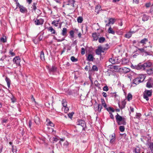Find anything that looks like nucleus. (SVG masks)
Segmentation results:
<instances>
[{
	"label": "nucleus",
	"mask_w": 153,
	"mask_h": 153,
	"mask_svg": "<svg viewBox=\"0 0 153 153\" xmlns=\"http://www.w3.org/2000/svg\"><path fill=\"white\" fill-rule=\"evenodd\" d=\"M132 96L131 94L129 93L128 94L127 96V99L128 101L132 99Z\"/></svg>",
	"instance_id": "obj_51"
},
{
	"label": "nucleus",
	"mask_w": 153,
	"mask_h": 153,
	"mask_svg": "<svg viewBox=\"0 0 153 153\" xmlns=\"http://www.w3.org/2000/svg\"><path fill=\"white\" fill-rule=\"evenodd\" d=\"M83 21V18L81 16H79L77 18V21L78 23H81Z\"/></svg>",
	"instance_id": "obj_37"
},
{
	"label": "nucleus",
	"mask_w": 153,
	"mask_h": 153,
	"mask_svg": "<svg viewBox=\"0 0 153 153\" xmlns=\"http://www.w3.org/2000/svg\"><path fill=\"white\" fill-rule=\"evenodd\" d=\"M120 68L119 66L117 65H114V66L113 69L116 71H120V68Z\"/></svg>",
	"instance_id": "obj_45"
},
{
	"label": "nucleus",
	"mask_w": 153,
	"mask_h": 153,
	"mask_svg": "<svg viewBox=\"0 0 153 153\" xmlns=\"http://www.w3.org/2000/svg\"><path fill=\"white\" fill-rule=\"evenodd\" d=\"M59 22V20H54L52 22V24L53 25L57 27L58 26Z\"/></svg>",
	"instance_id": "obj_34"
},
{
	"label": "nucleus",
	"mask_w": 153,
	"mask_h": 153,
	"mask_svg": "<svg viewBox=\"0 0 153 153\" xmlns=\"http://www.w3.org/2000/svg\"><path fill=\"white\" fill-rule=\"evenodd\" d=\"M129 62V60L127 59H123L122 61V64L123 65L127 64Z\"/></svg>",
	"instance_id": "obj_27"
},
{
	"label": "nucleus",
	"mask_w": 153,
	"mask_h": 153,
	"mask_svg": "<svg viewBox=\"0 0 153 153\" xmlns=\"http://www.w3.org/2000/svg\"><path fill=\"white\" fill-rule=\"evenodd\" d=\"M117 60H118L117 58H111L109 59V61L112 64H114L117 62L118 61Z\"/></svg>",
	"instance_id": "obj_19"
},
{
	"label": "nucleus",
	"mask_w": 153,
	"mask_h": 153,
	"mask_svg": "<svg viewBox=\"0 0 153 153\" xmlns=\"http://www.w3.org/2000/svg\"><path fill=\"white\" fill-rule=\"evenodd\" d=\"M144 53H145V54L144 55V56H146L147 55L151 56L152 55V52H148L146 51L145 50Z\"/></svg>",
	"instance_id": "obj_42"
},
{
	"label": "nucleus",
	"mask_w": 153,
	"mask_h": 153,
	"mask_svg": "<svg viewBox=\"0 0 153 153\" xmlns=\"http://www.w3.org/2000/svg\"><path fill=\"white\" fill-rule=\"evenodd\" d=\"M102 48L100 46L98 47V48L96 50V54L98 55H101V53L103 52V51H102Z\"/></svg>",
	"instance_id": "obj_10"
},
{
	"label": "nucleus",
	"mask_w": 153,
	"mask_h": 153,
	"mask_svg": "<svg viewBox=\"0 0 153 153\" xmlns=\"http://www.w3.org/2000/svg\"><path fill=\"white\" fill-rule=\"evenodd\" d=\"M40 57L41 60L42 61H44L45 60L44 53L43 51H42L40 52Z\"/></svg>",
	"instance_id": "obj_26"
},
{
	"label": "nucleus",
	"mask_w": 153,
	"mask_h": 153,
	"mask_svg": "<svg viewBox=\"0 0 153 153\" xmlns=\"http://www.w3.org/2000/svg\"><path fill=\"white\" fill-rule=\"evenodd\" d=\"M92 36L93 38V40L94 41H97L98 39V37L96 33H93Z\"/></svg>",
	"instance_id": "obj_29"
},
{
	"label": "nucleus",
	"mask_w": 153,
	"mask_h": 153,
	"mask_svg": "<svg viewBox=\"0 0 153 153\" xmlns=\"http://www.w3.org/2000/svg\"><path fill=\"white\" fill-rule=\"evenodd\" d=\"M146 72L149 75L153 74V66L146 70Z\"/></svg>",
	"instance_id": "obj_15"
},
{
	"label": "nucleus",
	"mask_w": 153,
	"mask_h": 153,
	"mask_svg": "<svg viewBox=\"0 0 153 153\" xmlns=\"http://www.w3.org/2000/svg\"><path fill=\"white\" fill-rule=\"evenodd\" d=\"M106 109L109 111H111L112 112H114V109L111 107H109L108 108H107Z\"/></svg>",
	"instance_id": "obj_48"
},
{
	"label": "nucleus",
	"mask_w": 153,
	"mask_h": 153,
	"mask_svg": "<svg viewBox=\"0 0 153 153\" xmlns=\"http://www.w3.org/2000/svg\"><path fill=\"white\" fill-rule=\"evenodd\" d=\"M94 108L95 111L100 112L102 108V105L100 104H95Z\"/></svg>",
	"instance_id": "obj_3"
},
{
	"label": "nucleus",
	"mask_w": 153,
	"mask_h": 153,
	"mask_svg": "<svg viewBox=\"0 0 153 153\" xmlns=\"http://www.w3.org/2000/svg\"><path fill=\"white\" fill-rule=\"evenodd\" d=\"M138 77L139 78V79H140V80L141 82H142L145 79L146 76L144 75L141 74L139 75Z\"/></svg>",
	"instance_id": "obj_20"
},
{
	"label": "nucleus",
	"mask_w": 153,
	"mask_h": 153,
	"mask_svg": "<svg viewBox=\"0 0 153 153\" xmlns=\"http://www.w3.org/2000/svg\"><path fill=\"white\" fill-rule=\"evenodd\" d=\"M19 8L20 9V12L22 13H24L27 11V9L23 6H22L20 8Z\"/></svg>",
	"instance_id": "obj_18"
},
{
	"label": "nucleus",
	"mask_w": 153,
	"mask_h": 153,
	"mask_svg": "<svg viewBox=\"0 0 153 153\" xmlns=\"http://www.w3.org/2000/svg\"><path fill=\"white\" fill-rule=\"evenodd\" d=\"M134 152L135 153H139L140 152V150L139 149L135 148L134 151Z\"/></svg>",
	"instance_id": "obj_61"
},
{
	"label": "nucleus",
	"mask_w": 153,
	"mask_h": 153,
	"mask_svg": "<svg viewBox=\"0 0 153 153\" xmlns=\"http://www.w3.org/2000/svg\"><path fill=\"white\" fill-rule=\"evenodd\" d=\"M144 66V68L145 67H150L152 65V63L150 62H148L143 64Z\"/></svg>",
	"instance_id": "obj_28"
},
{
	"label": "nucleus",
	"mask_w": 153,
	"mask_h": 153,
	"mask_svg": "<svg viewBox=\"0 0 153 153\" xmlns=\"http://www.w3.org/2000/svg\"><path fill=\"white\" fill-rule=\"evenodd\" d=\"M75 2V1L74 0H69L67 4L74 7V4Z\"/></svg>",
	"instance_id": "obj_23"
},
{
	"label": "nucleus",
	"mask_w": 153,
	"mask_h": 153,
	"mask_svg": "<svg viewBox=\"0 0 153 153\" xmlns=\"http://www.w3.org/2000/svg\"><path fill=\"white\" fill-rule=\"evenodd\" d=\"M56 68L54 66H52V67L49 69L51 72H54L56 71Z\"/></svg>",
	"instance_id": "obj_32"
},
{
	"label": "nucleus",
	"mask_w": 153,
	"mask_h": 153,
	"mask_svg": "<svg viewBox=\"0 0 153 153\" xmlns=\"http://www.w3.org/2000/svg\"><path fill=\"white\" fill-rule=\"evenodd\" d=\"M94 59L93 56L91 54H89L87 57V59L89 62L93 61Z\"/></svg>",
	"instance_id": "obj_11"
},
{
	"label": "nucleus",
	"mask_w": 153,
	"mask_h": 153,
	"mask_svg": "<svg viewBox=\"0 0 153 153\" xmlns=\"http://www.w3.org/2000/svg\"><path fill=\"white\" fill-rule=\"evenodd\" d=\"M119 129L121 132H123L125 130V127L124 126H121L119 127Z\"/></svg>",
	"instance_id": "obj_46"
},
{
	"label": "nucleus",
	"mask_w": 153,
	"mask_h": 153,
	"mask_svg": "<svg viewBox=\"0 0 153 153\" xmlns=\"http://www.w3.org/2000/svg\"><path fill=\"white\" fill-rule=\"evenodd\" d=\"M108 32L109 33H111L113 35L115 34V31L113 30L112 28L111 27V26H110V27L108 30Z\"/></svg>",
	"instance_id": "obj_25"
},
{
	"label": "nucleus",
	"mask_w": 153,
	"mask_h": 153,
	"mask_svg": "<svg viewBox=\"0 0 153 153\" xmlns=\"http://www.w3.org/2000/svg\"><path fill=\"white\" fill-rule=\"evenodd\" d=\"M132 68L137 70H144L145 69L143 64H139L137 65L132 66Z\"/></svg>",
	"instance_id": "obj_4"
},
{
	"label": "nucleus",
	"mask_w": 153,
	"mask_h": 153,
	"mask_svg": "<svg viewBox=\"0 0 153 153\" xmlns=\"http://www.w3.org/2000/svg\"><path fill=\"white\" fill-rule=\"evenodd\" d=\"M151 5V3H146L145 4V6L147 7H149Z\"/></svg>",
	"instance_id": "obj_63"
},
{
	"label": "nucleus",
	"mask_w": 153,
	"mask_h": 153,
	"mask_svg": "<svg viewBox=\"0 0 153 153\" xmlns=\"http://www.w3.org/2000/svg\"><path fill=\"white\" fill-rule=\"evenodd\" d=\"M92 69L94 71H97L98 70V69L97 66L95 65H94L92 67Z\"/></svg>",
	"instance_id": "obj_43"
},
{
	"label": "nucleus",
	"mask_w": 153,
	"mask_h": 153,
	"mask_svg": "<svg viewBox=\"0 0 153 153\" xmlns=\"http://www.w3.org/2000/svg\"><path fill=\"white\" fill-rule=\"evenodd\" d=\"M64 111L65 113H67L69 111V108L68 107L66 106V107H64Z\"/></svg>",
	"instance_id": "obj_62"
},
{
	"label": "nucleus",
	"mask_w": 153,
	"mask_h": 153,
	"mask_svg": "<svg viewBox=\"0 0 153 153\" xmlns=\"http://www.w3.org/2000/svg\"><path fill=\"white\" fill-rule=\"evenodd\" d=\"M149 19V17L146 14H144L143 15L142 18V21H147Z\"/></svg>",
	"instance_id": "obj_30"
},
{
	"label": "nucleus",
	"mask_w": 153,
	"mask_h": 153,
	"mask_svg": "<svg viewBox=\"0 0 153 153\" xmlns=\"http://www.w3.org/2000/svg\"><path fill=\"white\" fill-rule=\"evenodd\" d=\"M101 8V7L100 5H97L95 8V12L97 13H99V10Z\"/></svg>",
	"instance_id": "obj_38"
},
{
	"label": "nucleus",
	"mask_w": 153,
	"mask_h": 153,
	"mask_svg": "<svg viewBox=\"0 0 153 153\" xmlns=\"http://www.w3.org/2000/svg\"><path fill=\"white\" fill-rule=\"evenodd\" d=\"M71 60L72 62H76L78 61V59L76 58L74 56H72L71 57Z\"/></svg>",
	"instance_id": "obj_41"
},
{
	"label": "nucleus",
	"mask_w": 153,
	"mask_h": 153,
	"mask_svg": "<svg viewBox=\"0 0 153 153\" xmlns=\"http://www.w3.org/2000/svg\"><path fill=\"white\" fill-rule=\"evenodd\" d=\"M116 138H111L110 141V143L112 144L115 141Z\"/></svg>",
	"instance_id": "obj_57"
},
{
	"label": "nucleus",
	"mask_w": 153,
	"mask_h": 153,
	"mask_svg": "<svg viewBox=\"0 0 153 153\" xmlns=\"http://www.w3.org/2000/svg\"><path fill=\"white\" fill-rule=\"evenodd\" d=\"M116 121L119 125H125L126 124V120L124 118L122 117L121 116L117 113V115L115 116Z\"/></svg>",
	"instance_id": "obj_1"
},
{
	"label": "nucleus",
	"mask_w": 153,
	"mask_h": 153,
	"mask_svg": "<svg viewBox=\"0 0 153 153\" xmlns=\"http://www.w3.org/2000/svg\"><path fill=\"white\" fill-rule=\"evenodd\" d=\"M130 71L129 68L126 67L121 68H120V71L123 73H126L129 72Z\"/></svg>",
	"instance_id": "obj_8"
},
{
	"label": "nucleus",
	"mask_w": 153,
	"mask_h": 153,
	"mask_svg": "<svg viewBox=\"0 0 153 153\" xmlns=\"http://www.w3.org/2000/svg\"><path fill=\"white\" fill-rule=\"evenodd\" d=\"M126 104V102L124 100L122 102L121 104H118V105L120 108L121 109H122L125 108Z\"/></svg>",
	"instance_id": "obj_13"
},
{
	"label": "nucleus",
	"mask_w": 153,
	"mask_h": 153,
	"mask_svg": "<svg viewBox=\"0 0 153 153\" xmlns=\"http://www.w3.org/2000/svg\"><path fill=\"white\" fill-rule=\"evenodd\" d=\"M148 96L145 94L143 95V97L144 99H145L146 100L148 101L149 100L148 98Z\"/></svg>",
	"instance_id": "obj_56"
},
{
	"label": "nucleus",
	"mask_w": 153,
	"mask_h": 153,
	"mask_svg": "<svg viewBox=\"0 0 153 153\" xmlns=\"http://www.w3.org/2000/svg\"><path fill=\"white\" fill-rule=\"evenodd\" d=\"M140 51V53H142L143 52H144L145 50L143 48H137V51Z\"/></svg>",
	"instance_id": "obj_44"
},
{
	"label": "nucleus",
	"mask_w": 153,
	"mask_h": 153,
	"mask_svg": "<svg viewBox=\"0 0 153 153\" xmlns=\"http://www.w3.org/2000/svg\"><path fill=\"white\" fill-rule=\"evenodd\" d=\"M1 42L4 43L7 42V39L6 36L3 35V37L0 38Z\"/></svg>",
	"instance_id": "obj_31"
},
{
	"label": "nucleus",
	"mask_w": 153,
	"mask_h": 153,
	"mask_svg": "<svg viewBox=\"0 0 153 153\" xmlns=\"http://www.w3.org/2000/svg\"><path fill=\"white\" fill-rule=\"evenodd\" d=\"M110 137H111V138H115V134L114 133H113L111 135L109 136Z\"/></svg>",
	"instance_id": "obj_64"
},
{
	"label": "nucleus",
	"mask_w": 153,
	"mask_h": 153,
	"mask_svg": "<svg viewBox=\"0 0 153 153\" xmlns=\"http://www.w3.org/2000/svg\"><path fill=\"white\" fill-rule=\"evenodd\" d=\"M104 91H107L108 90V87L107 86H105L103 89Z\"/></svg>",
	"instance_id": "obj_59"
},
{
	"label": "nucleus",
	"mask_w": 153,
	"mask_h": 153,
	"mask_svg": "<svg viewBox=\"0 0 153 153\" xmlns=\"http://www.w3.org/2000/svg\"><path fill=\"white\" fill-rule=\"evenodd\" d=\"M141 114L140 113H137L136 115V118L138 119H139L141 116Z\"/></svg>",
	"instance_id": "obj_55"
},
{
	"label": "nucleus",
	"mask_w": 153,
	"mask_h": 153,
	"mask_svg": "<svg viewBox=\"0 0 153 153\" xmlns=\"http://www.w3.org/2000/svg\"><path fill=\"white\" fill-rule=\"evenodd\" d=\"M11 102L12 103H14V102H16V98L14 97H13L11 98Z\"/></svg>",
	"instance_id": "obj_58"
},
{
	"label": "nucleus",
	"mask_w": 153,
	"mask_h": 153,
	"mask_svg": "<svg viewBox=\"0 0 153 153\" xmlns=\"http://www.w3.org/2000/svg\"><path fill=\"white\" fill-rule=\"evenodd\" d=\"M81 53L82 55H84L85 53V50L83 48H81Z\"/></svg>",
	"instance_id": "obj_60"
},
{
	"label": "nucleus",
	"mask_w": 153,
	"mask_h": 153,
	"mask_svg": "<svg viewBox=\"0 0 153 153\" xmlns=\"http://www.w3.org/2000/svg\"><path fill=\"white\" fill-rule=\"evenodd\" d=\"M78 30L77 29H75L74 31L73 30H71L69 32V34L71 38H73L74 37V32L76 31L78 32Z\"/></svg>",
	"instance_id": "obj_21"
},
{
	"label": "nucleus",
	"mask_w": 153,
	"mask_h": 153,
	"mask_svg": "<svg viewBox=\"0 0 153 153\" xmlns=\"http://www.w3.org/2000/svg\"><path fill=\"white\" fill-rule=\"evenodd\" d=\"M67 29L66 28L64 27L62 30L61 35L64 36V37H66L67 36Z\"/></svg>",
	"instance_id": "obj_9"
},
{
	"label": "nucleus",
	"mask_w": 153,
	"mask_h": 153,
	"mask_svg": "<svg viewBox=\"0 0 153 153\" xmlns=\"http://www.w3.org/2000/svg\"><path fill=\"white\" fill-rule=\"evenodd\" d=\"M131 33L129 32L125 35V36L127 38L129 39L131 37Z\"/></svg>",
	"instance_id": "obj_36"
},
{
	"label": "nucleus",
	"mask_w": 153,
	"mask_h": 153,
	"mask_svg": "<svg viewBox=\"0 0 153 153\" xmlns=\"http://www.w3.org/2000/svg\"><path fill=\"white\" fill-rule=\"evenodd\" d=\"M141 82L140 80L138 77L135 78L133 80V83L137 85Z\"/></svg>",
	"instance_id": "obj_14"
},
{
	"label": "nucleus",
	"mask_w": 153,
	"mask_h": 153,
	"mask_svg": "<svg viewBox=\"0 0 153 153\" xmlns=\"http://www.w3.org/2000/svg\"><path fill=\"white\" fill-rule=\"evenodd\" d=\"M77 125L80 126L82 127L83 130H85L84 129L86 126V123L84 120H79L77 121Z\"/></svg>",
	"instance_id": "obj_2"
},
{
	"label": "nucleus",
	"mask_w": 153,
	"mask_h": 153,
	"mask_svg": "<svg viewBox=\"0 0 153 153\" xmlns=\"http://www.w3.org/2000/svg\"><path fill=\"white\" fill-rule=\"evenodd\" d=\"M109 22L106 24V26H108L110 25H113L115 22V19L114 18H110L109 20Z\"/></svg>",
	"instance_id": "obj_12"
},
{
	"label": "nucleus",
	"mask_w": 153,
	"mask_h": 153,
	"mask_svg": "<svg viewBox=\"0 0 153 153\" xmlns=\"http://www.w3.org/2000/svg\"><path fill=\"white\" fill-rule=\"evenodd\" d=\"M69 145V143L67 141H66L63 144V146L65 148H67Z\"/></svg>",
	"instance_id": "obj_47"
},
{
	"label": "nucleus",
	"mask_w": 153,
	"mask_h": 153,
	"mask_svg": "<svg viewBox=\"0 0 153 153\" xmlns=\"http://www.w3.org/2000/svg\"><path fill=\"white\" fill-rule=\"evenodd\" d=\"M152 90H146L145 91V94L149 97H150L152 95Z\"/></svg>",
	"instance_id": "obj_16"
},
{
	"label": "nucleus",
	"mask_w": 153,
	"mask_h": 153,
	"mask_svg": "<svg viewBox=\"0 0 153 153\" xmlns=\"http://www.w3.org/2000/svg\"><path fill=\"white\" fill-rule=\"evenodd\" d=\"M8 121V119H2L1 120V123L3 124L4 123H6Z\"/></svg>",
	"instance_id": "obj_53"
},
{
	"label": "nucleus",
	"mask_w": 153,
	"mask_h": 153,
	"mask_svg": "<svg viewBox=\"0 0 153 153\" xmlns=\"http://www.w3.org/2000/svg\"><path fill=\"white\" fill-rule=\"evenodd\" d=\"M149 148L152 152H153V143H151L149 145Z\"/></svg>",
	"instance_id": "obj_50"
},
{
	"label": "nucleus",
	"mask_w": 153,
	"mask_h": 153,
	"mask_svg": "<svg viewBox=\"0 0 153 153\" xmlns=\"http://www.w3.org/2000/svg\"><path fill=\"white\" fill-rule=\"evenodd\" d=\"M153 85V82L152 79L149 78L146 84V87L148 88L152 87Z\"/></svg>",
	"instance_id": "obj_6"
},
{
	"label": "nucleus",
	"mask_w": 153,
	"mask_h": 153,
	"mask_svg": "<svg viewBox=\"0 0 153 153\" xmlns=\"http://www.w3.org/2000/svg\"><path fill=\"white\" fill-rule=\"evenodd\" d=\"M13 62L14 63L16 64V65L19 66L20 65V59L19 56H16L13 58Z\"/></svg>",
	"instance_id": "obj_5"
},
{
	"label": "nucleus",
	"mask_w": 153,
	"mask_h": 153,
	"mask_svg": "<svg viewBox=\"0 0 153 153\" xmlns=\"http://www.w3.org/2000/svg\"><path fill=\"white\" fill-rule=\"evenodd\" d=\"M34 121L36 123H38L39 121V119L37 117H36L34 119Z\"/></svg>",
	"instance_id": "obj_52"
},
{
	"label": "nucleus",
	"mask_w": 153,
	"mask_h": 153,
	"mask_svg": "<svg viewBox=\"0 0 153 153\" xmlns=\"http://www.w3.org/2000/svg\"><path fill=\"white\" fill-rule=\"evenodd\" d=\"M74 114V112H72L70 113H69L68 114V116L71 119L72 118L73 114Z\"/></svg>",
	"instance_id": "obj_54"
},
{
	"label": "nucleus",
	"mask_w": 153,
	"mask_h": 153,
	"mask_svg": "<svg viewBox=\"0 0 153 153\" xmlns=\"http://www.w3.org/2000/svg\"><path fill=\"white\" fill-rule=\"evenodd\" d=\"M148 41V39L146 38L142 39L140 41V42L143 44H146V43Z\"/></svg>",
	"instance_id": "obj_40"
},
{
	"label": "nucleus",
	"mask_w": 153,
	"mask_h": 153,
	"mask_svg": "<svg viewBox=\"0 0 153 153\" xmlns=\"http://www.w3.org/2000/svg\"><path fill=\"white\" fill-rule=\"evenodd\" d=\"M46 122H47V125L48 126H50L52 127H54V124L49 119H46Z\"/></svg>",
	"instance_id": "obj_24"
},
{
	"label": "nucleus",
	"mask_w": 153,
	"mask_h": 153,
	"mask_svg": "<svg viewBox=\"0 0 153 153\" xmlns=\"http://www.w3.org/2000/svg\"><path fill=\"white\" fill-rule=\"evenodd\" d=\"M54 39L56 40H57V41L58 42H62V41L64 40H65V38H62V39H57L55 37H54Z\"/></svg>",
	"instance_id": "obj_49"
},
{
	"label": "nucleus",
	"mask_w": 153,
	"mask_h": 153,
	"mask_svg": "<svg viewBox=\"0 0 153 153\" xmlns=\"http://www.w3.org/2000/svg\"><path fill=\"white\" fill-rule=\"evenodd\" d=\"M5 80L7 82L8 88H10L11 84V81L10 79L7 77H6L5 79Z\"/></svg>",
	"instance_id": "obj_17"
},
{
	"label": "nucleus",
	"mask_w": 153,
	"mask_h": 153,
	"mask_svg": "<svg viewBox=\"0 0 153 153\" xmlns=\"http://www.w3.org/2000/svg\"><path fill=\"white\" fill-rule=\"evenodd\" d=\"M105 38L104 37H100L99 39V42L100 43H102L105 41Z\"/></svg>",
	"instance_id": "obj_35"
},
{
	"label": "nucleus",
	"mask_w": 153,
	"mask_h": 153,
	"mask_svg": "<svg viewBox=\"0 0 153 153\" xmlns=\"http://www.w3.org/2000/svg\"><path fill=\"white\" fill-rule=\"evenodd\" d=\"M48 30L51 32V34L57 35V33L55 30L52 27H49L48 28Z\"/></svg>",
	"instance_id": "obj_22"
},
{
	"label": "nucleus",
	"mask_w": 153,
	"mask_h": 153,
	"mask_svg": "<svg viewBox=\"0 0 153 153\" xmlns=\"http://www.w3.org/2000/svg\"><path fill=\"white\" fill-rule=\"evenodd\" d=\"M44 22V20L42 19H36L34 21L35 24L38 25H42Z\"/></svg>",
	"instance_id": "obj_7"
},
{
	"label": "nucleus",
	"mask_w": 153,
	"mask_h": 153,
	"mask_svg": "<svg viewBox=\"0 0 153 153\" xmlns=\"http://www.w3.org/2000/svg\"><path fill=\"white\" fill-rule=\"evenodd\" d=\"M62 104L63 106L64 107H66L67 106V102L66 100H62Z\"/></svg>",
	"instance_id": "obj_33"
},
{
	"label": "nucleus",
	"mask_w": 153,
	"mask_h": 153,
	"mask_svg": "<svg viewBox=\"0 0 153 153\" xmlns=\"http://www.w3.org/2000/svg\"><path fill=\"white\" fill-rule=\"evenodd\" d=\"M36 3H33L32 5V7H31L32 9L34 11H35L36 9Z\"/></svg>",
	"instance_id": "obj_39"
}]
</instances>
